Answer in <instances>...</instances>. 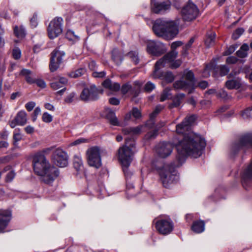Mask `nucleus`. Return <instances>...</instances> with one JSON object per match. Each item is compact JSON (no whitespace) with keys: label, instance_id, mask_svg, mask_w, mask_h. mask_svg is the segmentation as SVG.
<instances>
[{"label":"nucleus","instance_id":"nucleus-59","mask_svg":"<svg viewBox=\"0 0 252 252\" xmlns=\"http://www.w3.org/2000/svg\"><path fill=\"white\" fill-rule=\"evenodd\" d=\"M31 26L33 28H35L37 25V15H34L30 20Z\"/></svg>","mask_w":252,"mask_h":252},{"label":"nucleus","instance_id":"nucleus-6","mask_svg":"<svg viewBox=\"0 0 252 252\" xmlns=\"http://www.w3.org/2000/svg\"><path fill=\"white\" fill-rule=\"evenodd\" d=\"M32 164L34 171L38 175L43 174L49 167L52 166L44 155L41 153H37L34 155Z\"/></svg>","mask_w":252,"mask_h":252},{"label":"nucleus","instance_id":"nucleus-18","mask_svg":"<svg viewBox=\"0 0 252 252\" xmlns=\"http://www.w3.org/2000/svg\"><path fill=\"white\" fill-rule=\"evenodd\" d=\"M173 146L170 143L161 142L156 148V151L161 158H165L169 156L172 152Z\"/></svg>","mask_w":252,"mask_h":252},{"label":"nucleus","instance_id":"nucleus-9","mask_svg":"<svg viewBox=\"0 0 252 252\" xmlns=\"http://www.w3.org/2000/svg\"><path fill=\"white\" fill-rule=\"evenodd\" d=\"M153 222L158 232L163 235L169 234L173 229V224L169 218L155 219Z\"/></svg>","mask_w":252,"mask_h":252},{"label":"nucleus","instance_id":"nucleus-32","mask_svg":"<svg viewBox=\"0 0 252 252\" xmlns=\"http://www.w3.org/2000/svg\"><path fill=\"white\" fill-rule=\"evenodd\" d=\"M185 97V94H180L177 95L173 99L172 103L170 105V107H176L179 106L182 101V100Z\"/></svg>","mask_w":252,"mask_h":252},{"label":"nucleus","instance_id":"nucleus-63","mask_svg":"<svg viewBox=\"0 0 252 252\" xmlns=\"http://www.w3.org/2000/svg\"><path fill=\"white\" fill-rule=\"evenodd\" d=\"M109 102L112 105H117L120 103V101L115 97H112L109 99Z\"/></svg>","mask_w":252,"mask_h":252},{"label":"nucleus","instance_id":"nucleus-19","mask_svg":"<svg viewBox=\"0 0 252 252\" xmlns=\"http://www.w3.org/2000/svg\"><path fill=\"white\" fill-rule=\"evenodd\" d=\"M11 213L7 210L0 212V233L3 232L10 220Z\"/></svg>","mask_w":252,"mask_h":252},{"label":"nucleus","instance_id":"nucleus-12","mask_svg":"<svg viewBox=\"0 0 252 252\" xmlns=\"http://www.w3.org/2000/svg\"><path fill=\"white\" fill-rule=\"evenodd\" d=\"M199 13L197 6L190 0L183 8L182 15L185 21H190L195 19Z\"/></svg>","mask_w":252,"mask_h":252},{"label":"nucleus","instance_id":"nucleus-26","mask_svg":"<svg viewBox=\"0 0 252 252\" xmlns=\"http://www.w3.org/2000/svg\"><path fill=\"white\" fill-rule=\"evenodd\" d=\"M225 86L229 90L239 89L241 86L240 79H238L228 80L225 83Z\"/></svg>","mask_w":252,"mask_h":252},{"label":"nucleus","instance_id":"nucleus-51","mask_svg":"<svg viewBox=\"0 0 252 252\" xmlns=\"http://www.w3.org/2000/svg\"><path fill=\"white\" fill-rule=\"evenodd\" d=\"M41 113V109L39 107H37L34 110L33 114L32 116V120L33 122H35L37 116Z\"/></svg>","mask_w":252,"mask_h":252},{"label":"nucleus","instance_id":"nucleus-31","mask_svg":"<svg viewBox=\"0 0 252 252\" xmlns=\"http://www.w3.org/2000/svg\"><path fill=\"white\" fill-rule=\"evenodd\" d=\"M158 74L161 75V77H157L156 78H161L164 79L165 80L168 82H172L174 79V76L171 72H167L164 74L159 72V70H158Z\"/></svg>","mask_w":252,"mask_h":252},{"label":"nucleus","instance_id":"nucleus-30","mask_svg":"<svg viewBox=\"0 0 252 252\" xmlns=\"http://www.w3.org/2000/svg\"><path fill=\"white\" fill-rule=\"evenodd\" d=\"M249 49V45L247 44H244L242 45L240 49L237 52L236 54L238 57L241 58H244L248 56V51Z\"/></svg>","mask_w":252,"mask_h":252},{"label":"nucleus","instance_id":"nucleus-21","mask_svg":"<svg viewBox=\"0 0 252 252\" xmlns=\"http://www.w3.org/2000/svg\"><path fill=\"white\" fill-rule=\"evenodd\" d=\"M67 82V80L66 78L60 77L51 83L50 86L53 89L56 90L63 87Z\"/></svg>","mask_w":252,"mask_h":252},{"label":"nucleus","instance_id":"nucleus-23","mask_svg":"<svg viewBox=\"0 0 252 252\" xmlns=\"http://www.w3.org/2000/svg\"><path fill=\"white\" fill-rule=\"evenodd\" d=\"M27 115L25 111L19 112L15 118V121L18 125L24 126L27 122Z\"/></svg>","mask_w":252,"mask_h":252},{"label":"nucleus","instance_id":"nucleus-27","mask_svg":"<svg viewBox=\"0 0 252 252\" xmlns=\"http://www.w3.org/2000/svg\"><path fill=\"white\" fill-rule=\"evenodd\" d=\"M106 118L109 121L111 125L114 126H119V123L118 120L115 115V113L110 110L107 111L106 114Z\"/></svg>","mask_w":252,"mask_h":252},{"label":"nucleus","instance_id":"nucleus-10","mask_svg":"<svg viewBox=\"0 0 252 252\" xmlns=\"http://www.w3.org/2000/svg\"><path fill=\"white\" fill-rule=\"evenodd\" d=\"M63 22V19L61 17H56L50 22L47 32L50 39L55 38L62 33Z\"/></svg>","mask_w":252,"mask_h":252},{"label":"nucleus","instance_id":"nucleus-28","mask_svg":"<svg viewBox=\"0 0 252 252\" xmlns=\"http://www.w3.org/2000/svg\"><path fill=\"white\" fill-rule=\"evenodd\" d=\"M14 33L18 38H22L26 35V31L23 26H15L13 28Z\"/></svg>","mask_w":252,"mask_h":252},{"label":"nucleus","instance_id":"nucleus-61","mask_svg":"<svg viewBox=\"0 0 252 252\" xmlns=\"http://www.w3.org/2000/svg\"><path fill=\"white\" fill-rule=\"evenodd\" d=\"M36 83V84H37V85L41 88H44L46 87V83L45 82H44V81H43V80L42 79H38V80H37L36 81H35V82Z\"/></svg>","mask_w":252,"mask_h":252},{"label":"nucleus","instance_id":"nucleus-34","mask_svg":"<svg viewBox=\"0 0 252 252\" xmlns=\"http://www.w3.org/2000/svg\"><path fill=\"white\" fill-rule=\"evenodd\" d=\"M250 66L248 65H245L242 70L241 69H239L238 71H232V72L229 74V76H234L237 75L238 74H239L241 72H242L245 74V77L247 79L249 78V75L250 73H249L250 71Z\"/></svg>","mask_w":252,"mask_h":252},{"label":"nucleus","instance_id":"nucleus-5","mask_svg":"<svg viewBox=\"0 0 252 252\" xmlns=\"http://www.w3.org/2000/svg\"><path fill=\"white\" fill-rule=\"evenodd\" d=\"M135 143L132 141L129 143V139H126V144L119 148L118 151V159L122 166H129L133 159L134 153L131 148L134 146Z\"/></svg>","mask_w":252,"mask_h":252},{"label":"nucleus","instance_id":"nucleus-11","mask_svg":"<svg viewBox=\"0 0 252 252\" xmlns=\"http://www.w3.org/2000/svg\"><path fill=\"white\" fill-rule=\"evenodd\" d=\"M102 93L103 90L101 89H98L95 85H92L82 90L80 98L85 101L95 100L98 98V94Z\"/></svg>","mask_w":252,"mask_h":252},{"label":"nucleus","instance_id":"nucleus-58","mask_svg":"<svg viewBox=\"0 0 252 252\" xmlns=\"http://www.w3.org/2000/svg\"><path fill=\"white\" fill-rule=\"evenodd\" d=\"M35 106V103L33 101H30L28 102L25 107L28 111H31Z\"/></svg>","mask_w":252,"mask_h":252},{"label":"nucleus","instance_id":"nucleus-44","mask_svg":"<svg viewBox=\"0 0 252 252\" xmlns=\"http://www.w3.org/2000/svg\"><path fill=\"white\" fill-rule=\"evenodd\" d=\"M244 30L243 28L237 29L235 32L233 33L232 37L234 39H238L241 35L243 34Z\"/></svg>","mask_w":252,"mask_h":252},{"label":"nucleus","instance_id":"nucleus-50","mask_svg":"<svg viewBox=\"0 0 252 252\" xmlns=\"http://www.w3.org/2000/svg\"><path fill=\"white\" fill-rule=\"evenodd\" d=\"M15 176V173L13 171H11L9 173H7L5 181L7 182H11L13 179L14 178Z\"/></svg>","mask_w":252,"mask_h":252},{"label":"nucleus","instance_id":"nucleus-62","mask_svg":"<svg viewBox=\"0 0 252 252\" xmlns=\"http://www.w3.org/2000/svg\"><path fill=\"white\" fill-rule=\"evenodd\" d=\"M235 50V47L234 46L232 45L230 46L228 49L224 52V55L227 56L233 53Z\"/></svg>","mask_w":252,"mask_h":252},{"label":"nucleus","instance_id":"nucleus-57","mask_svg":"<svg viewBox=\"0 0 252 252\" xmlns=\"http://www.w3.org/2000/svg\"><path fill=\"white\" fill-rule=\"evenodd\" d=\"M238 61V59L234 56L228 57L226 60V62L228 64H234Z\"/></svg>","mask_w":252,"mask_h":252},{"label":"nucleus","instance_id":"nucleus-33","mask_svg":"<svg viewBox=\"0 0 252 252\" xmlns=\"http://www.w3.org/2000/svg\"><path fill=\"white\" fill-rule=\"evenodd\" d=\"M216 34L214 32H211L208 34L205 40V44L207 47H209L214 45L215 43Z\"/></svg>","mask_w":252,"mask_h":252},{"label":"nucleus","instance_id":"nucleus-64","mask_svg":"<svg viewBox=\"0 0 252 252\" xmlns=\"http://www.w3.org/2000/svg\"><path fill=\"white\" fill-rule=\"evenodd\" d=\"M208 85V82L205 81H203L198 84V87L202 89H204L207 87Z\"/></svg>","mask_w":252,"mask_h":252},{"label":"nucleus","instance_id":"nucleus-3","mask_svg":"<svg viewBox=\"0 0 252 252\" xmlns=\"http://www.w3.org/2000/svg\"><path fill=\"white\" fill-rule=\"evenodd\" d=\"M252 149V132L243 133L239 137L238 141L234 142L230 148L229 156L231 158L236 157L242 151Z\"/></svg>","mask_w":252,"mask_h":252},{"label":"nucleus","instance_id":"nucleus-1","mask_svg":"<svg viewBox=\"0 0 252 252\" xmlns=\"http://www.w3.org/2000/svg\"><path fill=\"white\" fill-rule=\"evenodd\" d=\"M196 117L194 115L186 117L176 126L178 133L183 134V138L176 145L177 151L176 159L170 164H164L159 169V174L163 186L168 188L176 177L175 169L186 161L188 156L194 158L200 157L206 145L205 139L200 135L189 131Z\"/></svg>","mask_w":252,"mask_h":252},{"label":"nucleus","instance_id":"nucleus-25","mask_svg":"<svg viewBox=\"0 0 252 252\" xmlns=\"http://www.w3.org/2000/svg\"><path fill=\"white\" fill-rule=\"evenodd\" d=\"M20 75L24 76L27 82L30 84L34 83L35 80L33 78L32 72L29 69H23L20 72Z\"/></svg>","mask_w":252,"mask_h":252},{"label":"nucleus","instance_id":"nucleus-46","mask_svg":"<svg viewBox=\"0 0 252 252\" xmlns=\"http://www.w3.org/2000/svg\"><path fill=\"white\" fill-rule=\"evenodd\" d=\"M219 70L221 76L226 75L229 71V68L226 65H223L219 66Z\"/></svg>","mask_w":252,"mask_h":252},{"label":"nucleus","instance_id":"nucleus-55","mask_svg":"<svg viewBox=\"0 0 252 252\" xmlns=\"http://www.w3.org/2000/svg\"><path fill=\"white\" fill-rule=\"evenodd\" d=\"M124 173L126 179L130 178L132 175V173L129 171L128 167L129 166H122Z\"/></svg>","mask_w":252,"mask_h":252},{"label":"nucleus","instance_id":"nucleus-53","mask_svg":"<svg viewBox=\"0 0 252 252\" xmlns=\"http://www.w3.org/2000/svg\"><path fill=\"white\" fill-rule=\"evenodd\" d=\"M183 42L180 41H176L175 42H173L171 45V48L172 49L171 51H176L175 49L182 45Z\"/></svg>","mask_w":252,"mask_h":252},{"label":"nucleus","instance_id":"nucleus-2","mask_svg":"<svg viewBox=\"0 0 252 252\" xmlns=\"http://www.w3.org/2000/svg\"><path fill=\"white\" fill-rule=\"evenodd\" d=\"M178 25L174 21L158 19L155 21L153 30L157 36L171 40L179 33Z\"/></svg>","mask_w":252,"mask_h":252},{"label":"nucleus","instance_id":"nucleus-7","mask_svg":"<svg viewBox=\"0 0 252 252\" xmlns=\"http://www.w3.org/2000/svg\"><path fill=\"white\" fill-rule=\"evenodd\" d=\"M86 158L90 166L98 168L101 166L100 150L97 147H92L86 151Z\"/></svg>","mask_w":252,"mask_h":252},{"label":"nucleus","instance_id":"nucleus-8","mask_svg":"<svg viewBox=\"0 0 252 252\" xmlns=\"http://www.w3.org/2000/svg\"><path fill=\"white\" fill-rule=\"evenodd\" d=\"M194 78L191 71H185L182 78L174 83V88L176 90H186L192 88L194 86Z\"/></svg>","mask_w":252,"mask_h":252},{"label":"nucleus","instance_id":"nucleus-16","mask_svg":"<svg viewBox=\"0 0 252 252\" xmlns=\"http://www.w3.org/2000/svg\"><path fill=\"white\" fill-rule=\"evenodd\" d=\"M171 7V2L166 0L165 1H155L151 0L152 11L157 14H162L169 10Z\"/></svg>","mask_w":252,"mask_h":252},{"label":"nucleus","instance_id":"nucleus-48","mask_svg":"<svg viewBox=\"0 0 252 252\" xmlns=\"http://www.w3.org/2000/svg\"><path fill=\"white\" fill-rule=\"evenodd\" d=\"M216 95L217 97H221L224 99H226L228 97L227 92L222 89L216 93Z\"/></svg>","mask_w":252,"mask_h":252},{"label":"nucleus","instance_id":"nucleus-45","mask_svg":"<svg viewBox=\"0 0 252 252\" xmlns=\"http://www.w3.org/2000/svg\"><path fill=\"white\" fill-rule=\"evenodd\" d=\"M13 57L16 59H19L21 57V51L18 48H15L13 49L12 51Z\"/></svg>","mask_w":252,"mask_h":252},{"label":"nucleus","instance_id":"nucleus-42","mask_svg":"<svg viewBox=\"0 0 252 252\" xmlns=\"http://www.w3.org/2000/svg\"><path fill=\"white\" fill-rule=\"evenodd\" d=\"M170 89L168 88L165 89L160 97V101L162 102L167 99L170 95Z\"/></svg>","mask_w":252,"mask_h":252},{"label":"nucleus","instance_id":"nucleus-17","mask_svg":"<svg viewBox=\"0 0 252 252\" xmlns=\"http://www.w3.org/2000/svg\"><path fill=\"white\" fill-rule=\"evenodd\" d=\"M64 56V53L59 50H55L52 53L50 64V69L51 71H55L58 68Z\"/></svg>","mask_w":252,"mask_h":252},{"label":"nucleus","instance_id":"nucleus-47","mask_svg":"<svg viewBox=\"0 0 252 252\" xmlns=\"http://www.w3.org/2000/svg\"><path fill=\"white\" fill-rule=\"evenodd\" d=\"M132 115L135 119H139L141 117L140 111L137 108H133L131 111Z\"/></svg>","mask_w":252,"mask_h":252},{"label":"nucleus","instance_id":"nucleus-14","mask_svg":"<svg viewBox=\"0 0 252 252\" xmlns=\"http://www.w3.org/2000/svg\"><path fill=\"white\" fill-rule=\"evenodd\" d=\"M52 160L55 165L60 167H66L68 163L67 153L60 148L54 152Z\"/></svg>","mask_w":252,"mask_h":252},{"label":"nucleus","instance_id":"nucleus-13","mask_svg":"<svg viewBox=\"0 0 252 252\" xmlns=\"http://www.w3.org/2000/svg\"><path fill=\"white\" fill-rule=\"evenodd\" d=\"M60 172L58 168L54 166L49 167L48 169L44 172L43 174H40V180L45 184L51 185L54 181L59 176Z\"/></svg>","mask_w":252,"mask_h":252},{"label":"nucleus","instance_id":"nucleus-41","mask_svg":"<svg viewBox=\"0 0 252 252\" xmlns=\"http://www.w3.org/2000/svg\"><path fill=\"white\" fill-rule=\"evenodd\" d=\"M22 139V136L18 130L15 129L13 134V144L15 146L17 145V143Z\"/></svg>","mask_w":252,"mask_h":252},{"label":"nucleus","instance_id":"nucleus-54","mask_svg":"<svg viewBox=\"0 0 252 252\" xmlns=\"http://www.w3.org/2000/svg\"><path fill=\"white\" fill-rule=\"evenodd\" d=\"M92 75L95 78H102L105 76L106 72L104 71H94Z\"/></svg>","mask_w":252,"mask_h":252},{"label":"nucleus","instance_id":"nucleus-38","mask_svg":"<svg viewBox=\"0 0 252 252\" xmlns=\"http://www.w3.org/2000/svg\"><path fill=\"white\" fill-rule=\"evenodd\" d=\"M65 36L70 41L78 40L79 39V37L76 35L73 31L70 30L67 31Z\"/></svg>","mask_w":252,"mask_h":252},{"label":"nucleus","instance_id":"nucleus-49","mask_svg":"<svg viewBox=\"0 0 252 252\" xmlns=\"http://www.w3.org/2000/svg\"><path fill=\"white\" fill-rule=\"evenodd\" d=\"M155 88V85L154 84L151 82H147L145 86V90L147 92H151Z\"/></svg>","mask_w":252,"mask_h":252},{"label":"nucleus","instance_id":"nucleus-4","mask_svg":"<svg viewBox=\"0 0 252 252\" xmlns=\"http://www.w3.org/2000/svg\"><path fill=\"white\" fill-rule=\"evenodd\" d=\"M177 55V52L171 51L157 61L155 64V69L152 74L153 78L161 77V75L157 74L158 70L164 67L166 64L168 65L172 69L179 67L182 63V61L180 60H175Z\"/></svg>","mask_w":252,"mask_h":252},{"label":"nucleus","instance_id":"nucleus-43","mask_svg":"<svg viewBox=\"0 0 252 252\" xmlns=\"http://www.w3.org/2000/svg\"><path fill=\"white\" fill-rule=\"evenodd\" d=\"M42 121L46 123H49L53 120V117L47 112H44L42 117Z\"/></svg>","mask_w":252,"mask_h":252},{"label":"nucleus","instance_id":"nucleus-52","mask_svg":"<svg viewBox=\"0 0 252 252\" xmlns=\"http://www.w3.org/2000/svg\"><path fill=\"white\" fill-rule=\"evenodd\" d=\"M87 141H88L87 139H86L85 138H79V139L75 140L73 142L71 143L70 144V146L77 145L83 143L87 142Z\"/></svg>","mask_w":252,"mask_h":252},{"label":"nucleus","instance_id":"nucleus-20","mask_svg":"<svg viewBox=\"0 0 252 252\" xmlns=\"http://www.w3.org/2000/svg\"><path fill=\"white\" fill-rule=\"evenodd\" d=\"M104 88L112 91H118L121 88V85L118 83L112 82L109 79H107L102 83Z\"/></svg>","mask_w":252,"mask_h":252},{"label":"nucleus","instance_id":"nucleus-36","mask_svg":"<svg viewBox=\"0 0 252 252\" xmlns=\"http://www.w3.org/2000/svg\"><path fill=\"white\" fill-rule=\"evenodd\" d=\"M112 58L116 63L118 64L120 63L122 61L121 54L117 49L113 50Z\"/></svg>","mask_w":252,"mask_h":252},{"label":"nucleus","instance_id":"nucleus-40","mask_svg":"<svg viewBox=\"0 0 252 252\" xmlns=\"http://www.w3.org/2000/svg\"><path fill=\"white\" fill-rule=\"evenodd\" d=\"M163 106L161 105H158L157 106L153 112L150 114V119L151 120L154 119L157 116V115L163 109Z\"/></svg>","mask_w":252,"mask_h":252},{"label":"nucleus","instance_id":"nucleus-39","mask_svg":"<svg viewBox=\"0 0 252 252\" xmlns=\"http://www.w3.org/2000/svg\"><path fill=\"white\" fill-rule=\"evenodd\" d=\"M82 164L83 162L81 158L78 156H75L73 159V165L77 170L80 169L81 167L82 166Z\"/></svg>","mask_w":252,"mask_h":252},{"label":"nucleus","instance_id":"nucleus-15","mask_svg":"<svg viewBox=\"0 0 252 252\" xmlns=\"http://www.w3.org/2000/svg\"><path fill=\"white\" fill-rule=\"evenodd\" d=\"M147 51L153 55L159 56L165 52L166 49L163 43L151 41L147 43Z\"/></svg>","mask_w":252,"mask_h":252},{"label":"nucleus","instance_id":"nucleus-35","mask_svg":"<svg viewBox=\"0 0 252 252\" xmlns=\"http://www.w3.org/2000/svg\"><path fill=\"white\" fill-rule=\"evenodd\" d=\"M240 115L243 119H248L252 118V106L241 112Z\"/></svg>","mask_w":252,"mask_h":252},{"label":"nucleus","instance_id":"nucleus-60","mask_svg":"<svg viewBox=\"0 0 252 252\" xmlns=\"http://www.w3.org/2000/svg\"><path fill=\"white\" fill-rule=\"evenodd\" d=\"M75 96V94L74 93H72L70 94L65 98L64 101L66 103H71L73 100V98Z\"/></svg>","mask_w":252,"mask_h":252},{"label":"nucleus","instance_id":"nucleus-29","mask_svg":"<svg viewBox=\"0 0 252 252\" xmlns=\"http://www.w3.org/2000/svg\"><path fill=\"white\" fill-rule=\"evenodd\" d=\"M126 56L134 64H137L139 63L140 59L138 53L137 51H130Z\"/></svg>","mask_w":252,"mask_h":252},{"label":"nucleus","instance_id":"nucleus-24","mask_svg":"<svg viewBox=\"0 0 252 252\" xmlns=\"http://www.w3.org/2000/svg\"><path fill=\"white\" fill-rule=\"evenodd\" d=\"M205 223L202 220H197L193 222L191 226L192 230L196 233H200L204 231Z\"/></svg>","mask_w":252,"mask_h":252},{"label":"nucleus","instance_id":"nucleus-22","mask_svg":"<svg viewBox=\"0 0 252 252\" xmlns=\"http://www.w3.org/2000/svg\"><path fill=\"white\" fill-rule=\"evenodd\" d=\"M143 126H139L136 127H130L124 128L123 130V133L126 135H134L139 134L142 131Z\"/></svg>","mask_w":252,"mask_h":252},{"label":"nucleus","instance_id":"nucleus-56","mask_svg":"<svg viewBox=\"0 0 252 252\" xmlns=\"http://www.w3.org/2000/svg\"><path fill=\"white\" fill-rule=\"evenodd\" d=\"M131 88V86L129 83H126L123 85L122 87L121 91L123 94H125L127 93Z\"/></svg>","mask_w":252,"mask_h":252},{"label":"nucleus","instance_id":"nucleus-37","mask_svg":"<svg viewBox=\"0 0 252 252\" xmlns=\"http://www.w3.org/2000/svg\"><path fill=\"white\" fill-rule=\"evenodd\" d=\"M86 72V70L83 68H80L76 70L75 71H72L69 74L70 77L72 78H77L83 74H84Z\"/></svg>","mask_w":252,"mask_h":252}]
</instances>
